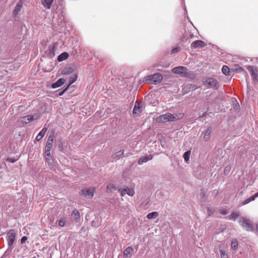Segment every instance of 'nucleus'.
I'll return each mask as SVG.
<instances>
[{
  "mask_svg": "<svg viewBox=\"0 0 258 258\" xmlns=\"http://www.w3.org/2000/svg\"><path fill=\"white\" fill-rule=\"evenodd\" d=\"M238 223L240 226L247 231H253L254 230V227L253 225L250 223V220L244 217H241L239 218Z\"/></svg>",
  "mask_w": 258,
  "mask_h": 258,
  "instance_id": "nucleus-1",
  "label": "nucleus"
},
{
  "mask_svg": "<svg viewBox=\"0 0 258 258\" xmlns=\"http://www.w3.org/2000/svg\"><path fill=\"white\" fill-rule=\"evenodd\" d=\"M162 75L160 73H157L152 75L148 76L146 81L150 84L158 85L162 82Z\"/></svg>",
  "mask_w": 258,
  "mask_h": 258,
  "instance_id": "nucleus-2",
  "label": "nucleus"
},
{
  "mask_svg": "<svg viewBox=\"0 0 258 258\" xmlns=\"http://www.w3.org/2000/svg\"><path fill=\"white\" fill-rule=\"evenodd\" d=\"M96 192L94 187L85 188L82 189L80 192V195L84 198L92 199Z\"/></svg>",
  "mask_w": 258,
  "mask_h": 258,
  "instance_id": "nucleus-3",
  "label": "nucleus"
},
{
  "mask_svg": "<svg viewBox=\"0 0 258 258\" xmlns=\"http://www.w3.org/2000/svg\"><path fill=\"white\" fill-rule=\"evenodd\" d=\"M172 114L166 113L165 114L159 115L156 118V121L159 123H164L168 121H171L173 120Z\"/></svg>",
  "mask_w": 258,
  "mask_h": 258,
  "instance_id": "nucleus-4",
  "label": "nucleus"
},
{
  "mask_svg": "<svg viewBox=\"0 0 258 258\" xmlns=\"http://www.w3.org/2000/svg\"><path fill=\"white\" fill-rule=\"evenodd\" d=\"M16 232L14 229L10 230L7 234V240L8 245L9 247H11L15 241Z\"/></svg>",
  "mask_w": 258,
  "mask_h": 258,
  "instance_id": "nucleus-5",
  "label": "nucleus"
},
{
  "mask_svg": "<svg viewBox=\"0 0 258 258\" xmlns=\"http://www.w3.org/2000/svg\"><path fill=\"white\" fill-rule=\"evenodd\" d=\"M53 143V135L50 134L48 137L45 148V154L47 156H50V151L52 149Z\"/></svg>",
  "mask_w": 258,
  "mask_h": 258,
  "instance_id": "nucleus-6",
  "label": "nucleus"
},
{
  "mask_svg": "<svg viewBox=\"0 0 258 258\" xmlns=\"http://www.w3.org/2000/svg\"><path fill=\"white\" fill-rule=\"evenodd\" d=\"M206 85L209 88L217 89L219 87V83L218 81L213 78H208L206 80Z\"/></svg>",
  "mask_w": 258,
  "mask_h": 258,
  "instance_id": "nucleus-7",
  "label": "nucleus"
},
{
  "mask_svg": "<svg viewBox=\"0 0 258 258\" xmlns=\"http://www.w3.org/2000/svg\"><path fill=\"white\" fill-rule=\"evenodd\" d=\"M143 103L141 101L136 100L134 105L133 110V114L134 116H139L142 112Z\"/></svg>",
  "mask_w": 258,
  "mask_h": 258,
  "instance_id": "nucleus-8",
  "label": "nucleus"
},
{
  "mask_svg": "<svg viewBox=\"0 0 258 258\" xmlns=\"http://www.w3.org/2000/svg\"><path fill=\"white\" fill-rule=\"evenodd\" d=\"M57 50V46L55 44L49 45L45 51V55L49 58H52L55 55V51Z\"/></svg>",
  "mask_w": 258,
  "mask_h": 258,
  "instance_id": "nucleus-9",
  "label": "nucleus"
},
{
  "mask_svg": "<svg viewBox=\"0 0 258 258\" xmlns=\"http://www.w3.org/2000/svg\"><path fill=\"white\" fill-rule=\"evenodd\" d=\"M187 69L185 67L178 66L174 67L172 70V72L174 74L181 75L184 77L187 75Z\"/></svg>",
  "mask_w": 258,
  "mask_h": 258,
  "instance_id": "nucleus-10",
  "label": "nucleus"
},
{
  "mask_svg": "<svg viewBox=\"0 0 258 258\" xmlns=\"http://www.w3.org/2000/svg\"><path fill=\"white\" fill-rule=\"evenodd\" d=\"M245 67L250 74L252 80L258 81V70H254L252 66H246Z\"/></svg>",
  "mask_w": 258,
  "mask_h": 258,
  "instance_id": "nucleus-11",
  "label": "nucleus"
},
{
  "mask_svg": "<svg viewBox=\"0 0 258 258\" xmlns=\"http://www.w3.org/2000/svg\"><path fill=\"white\" fill-rule=\"evenodd\" d=\"M207 45L206 43L202 40H197L193 41L191 43V48L192 49H198L204 48Z\"/></svg>",
  "mask_w": 258,
  "mask_h": 258,
  "instance_id": "nucleus-12",
  "label": "nucleus"
},
{
  "mask_svg": "<svg viewBox=\"0 0 258 258\" xmlns=\"http://www.w3.org/2000/svg\"><path fill=\"white\" fill-rule=\"evenodd\" d=\"M23 5V2L22 0H20L17 4H16V6L15 7V9L13 11V15L14 17H16L19 13L21 11Z\"/></svg>",
  "mask_w": 258,
  "mask_h": 258,
  "instance_id": "nucleus-13",
  "label": "nucleus"
},
{
  "mask_svg": "<svg viewBox=\"0 0 258 258\" xmlns=\"http://www.w3.org/2000/svg\"><path fill=\"white\" fill-rule=\"evenodd\" d=\"M66 82V80L63 78H59L55 82L51 84V87L52 89H55L62 86Z\"/></svg>",
  "mask_w": 258,
  "mask_h": 258,
  "instance_id": "nucleus-14",
  "label": "nucleus"
},
{
  "mask_svg": "<svg viewBox=\"0 0 258 258\" xmlns=\"http://www.w3.org/2000/svg\"><path fill=\"white\" fill-rule=\"evenodd\" d=\"M153 159V155L151 154L147 155L142 157L139 159L138 164L139 165H142L144 163H146L149 160H151Z\"/></svg>",
  "mask_w": 258,
  "mask_h": 258,
  "instance_id": "nucleus-15",
  "label": "nucleus"
},
{
  "mask_svg": "<svg viewBox=\"0 0 258 258\" xmlns=\"http://www.w3.org/2000/svg\"><path fill=\"white\" fill-rule=\"evenodd\" d=\"M212 131L211 126L209 127L204 132L203 140L205 142H208L210 140V136Z\"/></svg>",
  "mask_w": 258,
  "mask_h": 258,
  "instance_id": "nucleus-16",
  "label": "nucleus"
},
{
  "mask_svg": "<svg viewBox=\"0 0 258 258\" xmlns=\"http://www.w3.org/2000/svg\"><path fill=\"white\" fill-rule=\"evenodd\" d=\"M45 158L46 162L47 163L50 168L51 169H54L55 168V165L53 160L51 157V153H50L49 156H47L45 154Z\"/></svg>",
  "mask_w": 258,
  "mask_h": 258,
  "instance_id": "nucleus-17",
  "label": "nucleus"
},
{
  "mask_svg": "<svg viewBox=\"0 0 258 258\" xmlns=\"http://www.w3.org/2000/svg\"><path fill=\"white\" fill-rule=\"evenodd\" d=\"M33 121L32 115H27L22 117L21 122L23 124H26Z\"/></svg>",
  "mask_w": 258,
  "mask_h": 258,
  "instance_id": "nucleus-18",
  "label": "nucleus"
},
{
  "mask_svg": "<svg viewBox=\"0 0 258 258\" xmlns=\"http://www.w3.org/2000/svg\"><path fill=\"white\" fill-rule=\"evenodd\" d=\"M197 88L195 84H190L185 85L183 88V91L184 93H187L190 91H192Z\"/></svg>",
  "mask_w": 258,
  "mask_h": 258,
  "instance_id": "nucleus-19",
  "label": "nucleus"
},
{
  "mask_svg": "<svg viewBox=\"0 0 258 258\" xmlns=\"http://www.w3.org/2000/svg\"><path fill=\"white\" fill-rule=\"evenodd\" d=\"M74 70L75 69L73 67H66L62 70L61 74L63 75H68L72 74L74 72Z\"/></svg>",
  "mask_w": 258,
  "mask_h": 258,
  "instance_id": "nucleus-20",
  "label": "nucleus"
},
{
  "mask_svg": "<svg viewBox=\"0 0 258 258\" xmlns=\"http://www.w3.org/2000/svg\"><path fill=\"white\" fill-rule=\"evenodd\" d=\"M124 153V151L123 150H120L116 152H115L114 154H113L111 156L112 158L115 160H117L119 159L121 157H123Z\"/></svg>",
  "mask_w": 258,
  "mask_h": 258,
  "instance_id": "nucleus-21",
  "label": "nucleus"
},
{
  "mask_svg": "<svg viewBox=\"0 0 258 258\" xmlns=\"http://www.w3.org/2000/svg\"><path fill=\"white\" fill-rule=\"evenodd\" d=\"M47 131V127L44 126V127L40 131L36 137V140L37 141H40L44 136L46 132Z\"/></svg>",
  "mask_w": 258,
  "mask_h": 258,
  "instance_id": "nucleus-22",
  "label": "nucleus"
},
{
  "mask_svg": "<svg viewBox=\"0 0 258 258\" xmlns=\"http://www.w3.org/2000/svg\"><path fill=\"white\" fill-rule=\"evenodd\" d=\"M134 250L132 247L128 246L123 251V257L124 258L131 257V254L133 252Z\"/></svg>",
  "mask_w": 258,
  "mask_h": 258,
  "instance_id": "nucleus-23",
  "label": "nucleus"
},
{
  "mask_svg": "<svg viewBox=\"0 0 258 258\" xmlns=\"http://www.w3.org/2000/svg\"><path fill=\"white\" fill-rule=\"evenodd\" d=\"M67 218L65 216H62L59 219L56 220V223L58 224V226L60 227H63L67 223Z\"/></svg>",
  "mask_w": 258,
  "mask_h": 258,
  "instance_id": "nucleus-24",
  "label": "nucleus"
},
{
  "mask_svg": "<svg viewBox=\"0 0 258 258\" xmlns=\"http://www.w3.org/2000/svg\"><path fill=\"white\" fill-rule=\"evenodd\" d=\"M69 56V54L67 52H63L57 56V60L61 62L66 60Z\"/></svg>",
  "mask_w": 258,
  "mask_h": 258,
  "instance_id": "nucleus-25",
  "label": "nucleus"
},
{
  "mask_svg": "<svg viewBox=\"0 0 258 258\" xmlns=\"http://www.w3.org/2000/svg\"><path fill=\"white\" fill-rule=\"evenodd\" d=\"M123 191L130 197H133L135 195V191L133 188H129L127 186H123Z\"/></svg>",
  "mask_w": 258,
  "mask_h": 258,
  "instance_id": "nucleus-26",
  "label": "nucleus"
},
{
  "mask_svg": "<svg viewBox=\"0 0 258 258\" xmlns=\"http://www.w3.org/2000/svg\"><path fill=\"white\" fill-rule=\"evenodd\" d=\"M71 216L73 217L74 219L76 221H78L80 219V214L78 210H77V209H75L72 211Z\"/></svg>",
  "mask_w": 258,
  "mask_h": 258,
  "instance_id": "nucleus-27",
  "label": "nucleus"
},
{
  "mask_svg": "<svg viewBox=\"0 0 258 258\" xmlns=\"http://www.w3.org/2000/svg\"><path fill=\"white\" fill-rule=\"evenodd\" d=\"M54 0H41L43 6L47 9H49Z\"/></svg>",
  "mask_w": 258,
  "mask_h": 258,
  "instance_id": "nucleus-28",
  "label": "nucleus"
},
{
  "mask_svg": "<svg viewBox=\"0 0 258 258\" xmlns=\"http://www.w3.org/2000/svg\"><path fill=\"white\" fill-rule=\"evenodd\" d=\"M101 223V218L99 217H96L95 220H93L91 222V225L94 227H98L99 226Z\"/></svg>",
  "mask_w": 258,
  "mask_h": 258,
  "instance_id": "nucleus-29",
  "label": "nucleus"
},
{
  "mask_svg": "<svg viewBox=\"0 0 258 258\" xmlns=\"http://www.w3.org/2000/svg\"><path fill=\"white\" fill-rule=\"evenodd\" d=\"M117 187L115 185L112 183H109L107 185V192H111L117 190Z\"/></svg>",
  "mask_w": 258,
  "mask_h": 258,
  "instance_id": "nucleus-30",
  "label": "nucleus"
},
{
  "mask_svg": "<svg viewBox=\"0 0 258 258\" xmlns=\"http://www.w3.org/2000/svg\"><path fill=\"white\" fill-rule=\"evenodd\" d=\"M239 216L238 212H233L229 215L228 219L230 220L235 221Z\"/></svg>",
  "mask_w": 258,
  "mask_h": 258,
  "instance_id": "nucleus-31",
  "label": "nucleus"
},
{
  "mask_svg": "<svg viewBox=\"0 0 258 258\" xmlns=\"http://www.w3.org/2000/svg\"><path fill=\"white\" fill-rule=\"evenodd\" d=\"M159 216V213L157 212H152L149 213L147 216V218L148 219H154L156 218Z\"/></svg>",
  "mask_w": 258,
  "mask_h": 258,
  "instance_id": "nucleus-32",
  "label": "nucleus"
},
{
  "mask_svg": "<svg viewBox=\"0 0 258 258\" xmlns=\"http://www.w3.org/2000/svg\"><path fill=\"white\" fill-rule=\"evenodd\" d=\"M173 120L171 121H175L178 119H180L182 118L184 116V114L183 113H179L177 114H172Z\"/></svg>",
  "mask_w": 258,
  "mask_h": 258,
  "instance_id": "nucleus-33",
  "label": "nucleus"
},
{
  "mask_svg": "<svg viewBox=\"0 0 258 258\" xmlns=\"http://www.w3.org/2000/svg\"><path fill=\"white\" fill-rule=\"evenodd\" d=\"M238 246V242L237 239H234L232 240L231 243V249L233 250L236 249Z\"/></svg>",
  "mask_w": 258,
  "mask_h": 258,
  "instance_id": "nucleus-34",
  "label": "nucleus"
},
{
  "mask_svg": "<svg viewBox=\"0 0 258 258\" xmlns=\"http://www.w3.org/2000/svg\"><path fill=\"white\" fill-rule=\"evenodd\" d=\"M190 153H191V152L190 150L186 151V152H185L183 153L182 157L185 162H187L188 161H189Z\"/></svg>",
  "mask_w": 258,
  "mask_h": 258,
  "instance_id": "nucleus-35",
  "label": "nucleus"
},
{
  "mask_svg": "<svg viewBox=\"0 0 258 258\" xmlns=\"http://www.w3.org/2000/svg\"><path fill=\"white\" fill-rule=\"evenodd\" d=\"M222 72L225 75H229L230 73L229 68L227 66H223L222 68Z\"/></svg>",
  "mask_w": 258,
  "mask_h": 258,
  "instance_id": "nucleus-36",
  "label": "nucleus"
},
{
  "mask_svg": "<svg viewBox=\"0 0 258 258\" xmlns=\"http://www.w3.org/2000/svg\"><path fill=\"white\" fill-rule=\"evenodd\" d=\"M77 79V74H76L73 77H70V80H69L70 83L68 86H69V87H70L72 84H73L74 83H75L76 82Z\"/></svg>",
  "mask_w": 258,
  "mask_h": 258,
  "instance_id": "nucleus-37",
  "label": "nucleus"
},
{
  "mask_svg": "<svg viewBox=\"0 0 258 258\" xmlns=\"http://www.w3.org/2000/svg\"><path fill=\"white\" fill-rule=\"evenodd\" d=\"M207 193V189L204 188H202L200 189V197L202 199H204Z\"/></svg>",
  "mask_w": 258,
  "mask_h": 258,
  "instance_id": "nucleus-38",
  "label": "nucleus"
},
{
  "mask_svg": "<svg viewBox=\"0 0 258 258\" xmlns=\"http://www.w3.org/2000/svg\"><path fill=\"white\" fill-rule=\"evenodd\" d=\"M221 258H228V255L224 249L219 250Z\"/></svg>",
  "mask_w": 258,
  "mask_h": 258,
  "instance_id": "nucleus-39",
  "label": "nucleus"
},
{
  "mask_svg": "<svg viewBox=\"0 0 258 258\" xmlns=\"http://www.w3.org/2000/svg\"><path fill=\"white\" fill-rule=\"evenodd\" d=\"M254 201V199H253L252 197L251 196L250 197L246 199V200H244L242 202V204L243 205H246L248 203H249L250 202H252Z\"/></svg>",
  "mask_w": 258,
  "mask_h": 258,
  "instance_id": "nucleus-40",
  "label": "nucleus"
},
{
  "mask_svg": "<svg viewBox=\"0 0 258 258\" xmlns=\"http://www.w3.org/2000/svg\"><path fill=\"white\" fill-rule=\"evenodd\" d=\"M19 159V158H15V157H13V158H11V157H8L7 158L6 160V161L7 162H9L10 163H15L16 162L17 160H18Z\"/></svg>",
  "mask_w": 258,
  "mask_h": 258,
  "instance_id": "nucleus-41",
  "label": "nucleus"
},
{
  "mask_svg": "<svg viewBox=\"0 0 258 258\" xmlns=\"http://www.w3.org/2000/svg\"><path fill=\"white\" fill-rule=\"evenodd\" d=\"M231 169V168L230 165L226 166L224 169V174L226 175H228Z\"/></svg>",
  "mask_w": 258,
  "mask_h": 258,
  "instance_id": "nucleus-42",
  "label": "nucleus"
},
{
  "mask_svg": "<svg viewBox=\"0 0 258 258\" xmlns=\"http://www.w3.org/2000/svg\"><path fill=\"white\" fill-rule=\"evenodd\" d=\"M233 105L234 109L235 110H237L239 109L240 106L239 103L236 99H235L234 101L233 102Z\"/></svg>",
  "mask_w": 258,
  "mask_h": 258,
  "instance_id": "nucleus-43",
  "label": "nucleus"
},
{
  "mask_svg": "<svg viewBox=\"0 0 258 258\" xmlns=\"http://www.w3.org/2000/svg\"><path fill=\"white\" fill-rule=\"evenodd\" d=\"M180 50V48L179 46L174 47L171 51L172 54H175L178 52Z\"/></svg>",
  "mask_w": 258,
  "mask_h": 258,
  "instance_id": "nucleus-44",
  "label": "nucleus"
},
{
  "mask_svg": "<svg viewBox=\"0 0 258 258\" xmlns=\"http://www.w3.org/2000/svg\"><path fill=\"white\" fill-rule=\"evenodd\" d=\"M69 88V86H68L64 89H63L61 91H59L58 92V96H62L64 94V93L68 90Z\"/></svg>",
  "mask_w": 258,
  "mask_h": 258,
  "instance_id": "nucleus-45",
  "label": "nucleus"
},
{
  "mask_svg": "<svg viewBox=\"0 0 258 258\" xmlns=\"http://www.w3.org/2000/svg\"><path fill=\"white\" fill-rule=\"evenodd\" d=\"M207 210L209 216L213 215L215 212V210L212 208H208Z\"/></svg>",
  "mask_w": 258,
  "mask_h": 258,
  "instance_id": "nucleus-46",
  "label": "nucleus"
},
{
  "mask_svg": "<svg viewBox=\"0 0 258 258\" xmlns=\"http://www.w3.org/2000/svg\"><path fill=\"white\" fill-rule=\"evenodd\" d=\"M220 213L223 215H226L228 213V211L226 209H222L220 211Z\"/></svg>",
  "mask_w": 258,
  "mask_h": 258,
  "instance_id": "nucleus-47",
  "label": "nucleus"
},
{
  "mask_svg": "<svg viewBox=\"0 0 258 258\" xmlns=\"http://www.w3.org/2000/svg\"><path fill=\"white\" fill-rule=\"evenodd\" d=\"M28 239V238L27 236H23L21 239V244H23Z\"/></svg>",
  "mask_w": 258,
  "mask_h": 258,
  "instance_id": "nucleus-48",
  "label": "nucleus"
},
{
  "mask_svg": "<svg viewBox=\"0 0 258 258\" xmlns=\"http://www.w3.org/2000/svg\"><path fill=\"white\" fill-rule=\"evenodd\" d=\"M118 191L120 192L121 197H123L125 195V191H123V187L119 188Z\"/></svg>",
  "mask_w": 258,
  "mask_h": 258,
  "instance_id": "nucleus-49",
  "label": "nucleus"
},
{
  "mask_svg": "<svg viewBox=\"0 0 258 258\" xmlns=\"http://www.w3.org/2000/svg\"><path fill=\"white\" fill-rule=\"evenodd\" d=\"M32 117H33V120H34L37 119L39 118V115L38 113H35L34 115H32Z\"/></svg>",
  "mask_w": 258,
  "mask_h": 258,
  "instance_id": "nucleus-50",
  "label": "nucleus"
},
{
  "mask_svg": "<svg viewBox=\"0 0 258 258\" xmlns=\"http://www.w3.org/2000/svg\"><path fill=\"white\" fill-rule=\"evenodd\" d=\"M252 197L254 200L255 199V198L258 197V191L257 192H256L254 195L252 196Z\"/></svg>",
  "mask_w": 258,
  "mask_h": 258,
  "instance_id": "nucleus-51",
  "label": "nucleus"
},
{
  "mask_svg": "<svg viewBox=\"0 0 258 258\" xmlns=\"http://www.w3.org/2000/svg\"><path fill=\"white\" fill-rule=\"evenodd\" d=\"M184 15H186L187 14V11L186 10V8L185 6V4L184 5Z\"/></svg>",
  "mask_w": 258,
  "mask_h": 258,
  "instance_id": "nucleus-52",
  "label": "nucleus"
},
{
  "mask_svg": "<svg viewBox=\"0 0 258 258\" xmlns=\"http://www.w3.org/2000/svg\"><path fill=\"white\" fill-rule=\"evenodd\" d=\"M255 229H256V231L258 232V224H256Z\"/></svg>",
  "mask_w": 258,
  "mask_h": 258,
  "instance_id": "nucleus-53",
  "label": "nucleus"
},
{
  "mask_svg": "<svg viewBox=\"0 0 258 258\" xmlns=\"http://www.w3.org/2000/svg\"><path fill=\"white\" fill-rule=\"evenodd\" d=\"M207 114V112H205L203 114V117H204Z\"/></svg>",
  "mask_w": 258,
  "mask_h": 258,
  "instance_id": "nucleus-54",
  "label": "nucleus"
},
{
  "mask_svg": "<svg viewBox=\"0 0 258 258\" xmlns=\"http://www.w3.org/2000/svg\"><path fill=\"white\" fill-rule=\"evenodd\" d=\"M58 148H59V150L61 151V146H60V144L59 145Z\"/></svg>",
  "mask_w": 258,
  "mask_h": 258,
  "instance_id": "nucleus-55",
  "label": "nucleus"
},
{
  "mask_svg": "<svg viewBox=\"0 0 258 258\" xmlns=\"http://www.w3.org/2000/svg\"><path fill=\"white\" fill-rule=\"evenodd\" d=\"M187 18L188 19H189V17L188 16H187Z\"/></svg>",
  "mask_w": 258,
  "mask_h": 258,
  "instance_id": "nucleus-56",
  "label": "nucleus"
}]
</instances>
